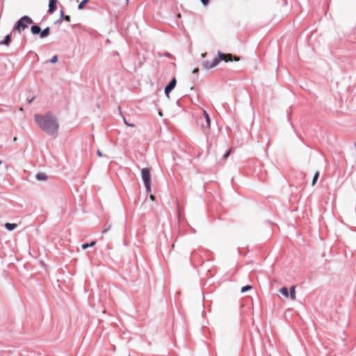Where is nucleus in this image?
<instances>
[{
  "label": "nucleus",
  "instance_id": "1",
  "mask_svg": "<svg viewBox=\"0 0 356 356\" xmlns=\"http://www.w3.org/2000/svg\"><path fill=\"white\" fill-rule=\"evenodd\" d=\"M34 120L37 125L45 134L50 136H56L60 129V123L56 115L47 112L41 114H35Z\"/></svg>",
  "mask_w": 356,
  "mask_h": 356
},
{
  "label": "nucleus",
  "instance_id": "2",
  "mask_svg": "<svg viewBox=\"0 0 356 356\" xmlns=\"http://www.w3.org/2000/svg\"><path fill=\"white\" fill-rule=\"evenodd\" d=\"M33 23V20L28 16L22 17L16 24L15 30L21 32L24 30L27 26Z\"/></svg>",
  "mask_w": 356,
  "mask_h": 356
},
{
  "label": "nucleus",
  "instance_id": "3",
  "mask_svg": "<svg viewBox=\"0 0 356 356\" xmlns=\"http://www.w3.org/2000/svg\"><path fill=\"white\" fill-rule=\"evenodd\" d=\"M141 176L143 181L144 182V184H151V174H150V170L149 168H143L141 170Z\"/></svg>",
  "mask_w": 356,
  "mask_h": 356
},
{
  "label": "nucleus",
  "instance_id": "4",
  "mask_svg": "<svg viewBox=\"0 0 356 356\" xmlns=\"http://www.w3.org/2000/svg\"><path fill=\"white\" fill-rule=\"evenodd\" d=\"M218 58L220 60H224L225 62L232 61V60L235 61H238L240 60L239 57H232V54H225L221 52H218Z\"/></svg>",
  "mask_w": 356,
  "mask_h": 356
},
{
  "label": "nucleus",
  "instance_id": "5",
  "mask_svg": "<svg viewBox=\"0 0 356 356\" xmlns=\"http://www.w3.org/2000/svg\"><path fill=\"white\" fill-rule=\"evenodd\" d=\"M176 83H177L176 79L173 78L171 80V81L169 83V84L165 87V94L168 97H170V92L175 88Z\"/></svg>",
  "mask_w": 356,
  "mask_h": 356
},
{
  "label": "nucleus",
  "instance_id": "6",
  "mask_svg": "<svg viewBox=\"0 0 356 356\" xmlns=\"http://www.w3.org/2000/svg\"><path fill=\"white\" fill-rule=\"evenodd\" d=\"M220 63V60L218 58H215L212 63L210 64L209 61H205L203 63V66L207 69H211L215 67Z\"/></svg>",
  "mask_w": 356,
  "mask_h": 356
},
{
  "label": "nucleus",
  "instance_id": "7",
  "mask_svg": "<svg viewBox=\"0 0 356 356\" xmlns=\"http://www.w3.org/2000/svg\"><path fill=\"white\" fill-rule=\"evenodd\" d=\"M203 115H204V117L205 119L206 125L202 124V127L203 128L206 127L207 129H209L210 127V124H211L210 118H209L208 113H207V111L204 110L203 111Z\"/></svg>",
  "mask_w": 356,
  "mask_h": 356
},
{
  "label": "nucleus",
  "instance_id": "8",
  "mask_svg": "<svg viewBox=\"0 0 356 356\" xmlns=\"http://www.w3.org/2000/svg\"><path fill=\"white\" fill-rule=\"evenodd\" d=\"M56 0H49V12L52 13H54L56 9Z\"/></svg>",
  "mask_w": 356,
  "mask_h": 356
},
{
  "label": "nucleus",
  "instance_id": "9",
  "mask_svg": "<svg viewBox=\"0 0 356 356\" xmlns=\"http://www.w3.org/2000/svg\"><path fill=\"white\" fill-rule=\"evenodd\" d=\"M35 178L38 181H46L47 179V175L44 172H39L35 175Z\"/></svg>",
  "mask_w": 356,
  "mask_h": 356
},
{
  "label": "nucleus",
  "instance_id": "10",
  "mask_svg": "<svg viewBox=\"0 0 356 356\" xmlns=\"http://www.w3.org/2000/svg\"><path fill=\"white\" fill-rule=\"evenodd\" d=\"M49 31H50L49 27H47L43 31L40 30V38H44L47 37L49 35Z\"/></svg>",
  "mask_w": 356,
  "mask_h": 356
},
{
  "label": "nucleus",
  "instance_id": "11",
  "mask_svg": "<svg viewBox=\"0 0 356 356\" xmlns=\"http://www.w3.org/2000/svg\"><path fill=\"white\" fill-rule=\"evenodd\" d=\"M290 298L292 300H295L296 298V287L294 286H292L290 288V292L289 293Z\"/></svg>",
  "mask_w": 356,
  "mask_h": 356
},
{
  "label": "nucleus",
  "instance_id": "12",
  "mask_svg": "<svg viewBox=\"0 0 356 356\" xmlns=\"http://www.w3.org/2000/svg\"><path fill=\"white\" fill-rule=\"evenodd\" d=\"M40 30H41L40 27L37 25L32 26L31 28V33L33 35L40 34Z\"/></svg>",
  "mask_w": 356,
  "mask_h": 356
},
{
  "label": "nucleus",
  "instance_id": "13",
  "mask_svg": "<svg viewBox=\"0 0 356 356\" xmlns=\"http://www.w3.org/2000/svg\"><path fill=\"white\" fill-rule=\"evenodd\" d=\"M5 227L9 231H13L17 227V225L15 223L6 222L5 224Z\"/></svg>",
  "mask_w": 356,
  "mask_h": 356
},
{
  "label": "nucleus",
  "instance_id": "14",
  "mask_svg": "<svg viewBox=\"0 0 356 356\" xmlns=\"http://www.w3.org/2000/svg\"><path fill=\"white\" fill-rule=\"evenodd\" d=\"M280 292L282 295H283L285 297H289V291H288V289L286 287H282L280 289Z\"/></svg>",
  "mask_w": 356,
  "mask_h": 356
},
{
  "label": "nucleus",
  "instance_id": "15",
  "mask_svg": "<svg viewBox=\"0 0 356 356\" xmlns=\"http://www.w3.org/2000/svg\"><path fill=\"white\" fill-rule=\"evenodd\" d=\"M96 242L95 241H92L91 243H85V244H83L81 245L83 250H86L89 247H93L95 245Z\"/></svg>",
  "mask_w": 356,
  "mask_h": 356
},
{
  "label": "nucleus",
  "instance_id": "16",
  "mask_svg": "<svg viewBox=\"0 0 356 356\" xmlns=\"http://www.w3.org/2000/svg\"><path fill=\"white\" fill-rule=\"evenodd\" d=\"M10 42V35H7L5 37V39L1 42V44L8 45Z\"/></svg>",
  "mask_w": 356,
  "mask_h": 356
},
{
  "label": "nucleus",
  "instance_id": "17",
  "mask_svg": "<svg viewBox=\"0 0 356 356\" xmlns=\"http://www.w3.org/2000/svg\"><path fill=\"white\" fill-rule=\"evenodd\" d=\"M111 229V225L110 224H106L104 228H103V230H102V233L104 234V233H106L107 232L110 231Z\"/></svg>",
  "mask_w": 356,
  "mask_h": 356
},
{
  "label": "nucleus",
  "instance_id": "18",
  "mask_svg": "<svg viewBox=\"0 0 356 356\" xmlns=\"http://www.w3.org/2000/svg\"><path fill=\"white\" fill-rule=\"evenodd\" d=\"M319 177V172H316L314 176V178H313V180H312V186L315 185V184L316 183V181L318 179Z\"/></svg>",
  "mask_w": 356,
  "mask_h": 356
},
{
  "label": "nucleus",
  "instance_id": "19",
  "mask_svg": "<svg viewBox=\"0 0 356 356\" xmlns=\"http://www.w3.org/2000/svg\"><path fill=\"white\" fill-rule=\"evenodd\" d=\"M252 289V286L250 285H247V286H243L241 288V293H245L246 291H248V290H250Z\"/></svg>",
  "mask_w": 356,
  "mask_h": 356
},
{
  "label": "nucleus",
  "instance_id": "20",
  "mask_svg": "<svg viewBox=\"0 0 356 356\" xmlns=\"http://www.w3.org/2000/svg\"><path fill=\"white\" fill-rule=\"evenodd\" d=\"M88 0H83L79 4V9L81 10L83 8L84 6L88 3Z\"/></svg>",
  "mask_w": 356,
  "mask_h": 356
},
{
  "label": "nucleus",
  "instance_id": "21",
  "mask_svg": "<svg viewBox=\"0 0 356 356\" xmlns=\"http://www.w3.org/2000/svg\"><path fill=\"white\" fill-rule=\"evenodd\" d=\"M147 193H149L151 191V184H145Z\"/></svg>",
  "mask_w": 356,
  "mask_h": 356
},
{
  "label": "nucleus",
  "instance_id": "22",
  "mask_svg": "<svg viewBox=\"0 0 356 356\" xmlns=\"http://www.w3.org/2000/svg\"><path fill=\"white\" fill-rule=\"evenodd\" d=\"M57 61H58V57H57V56H54L51 58V60H50V62H51V63H56Z\"/></svg>",
  "mask_w": 356,
  "mask_h": 356
},
{
  "label": "nucleus",
  "instance_id": "23",
  "mask_svg": "<svg viewBox=\"0 0 356 356\" xmlns=\"http://www.w3.org/2000/svg\"><path fill=\"white\" fill-rule=\"evenodd\" d=\"M204 6H207L209 3V0H200Z\"/></svg>",
  "mask_w": 356,
  "mask_h": 356
},
{
  "label": "nucleus",
  "instance_id": "24",
  "mask_svg": "<svg viewBox=\"0 0 356 356\" xmlns=\"http://www.w3.org/2000/svg\"><path fill=\"white\" fill-rule=\"evenodd\" d=\"M124 122L128 127H134V124H129V122H127V120H125V118H124Z\"/></svg>",
  "mask_w": 356,
  "mask_h": 356
},
{
  "label": "nucleus",
  "instance_id": "25",
  "mask_svg": "<svg viewBox=\"0 0 356 356\" xmlns=\"http://www.w3.org/2000/svg\"><path fill=\"white\" fill-rule=\"evenodd\" d=\"M230 152H231V150L229 149L227 152H226V153L224 154L223 158H224V159H227V158L229 156V155Z\"/></svg>",
  "mask_w": 356,
  "mask_h": 356
},
{
  "label": "nucleus",
  "instance_id": "26",
  "mask_svg": "<svg viewBox=\"0 0 356 356\" xmlns=\"http://www.w3.org/2000/svg\"><path fill=\"white\" fill-rule=\"evenodd\" d=\"M64 19L65 20H66L67 22H70V17L69 15H65L64 17Z\"/></svg>",
  "mask_w": 356,
  "mask_h": 356
},
{
  "label": "nucleus",
  "instance_id": "27",
  "mask_svg": "<svg viewBox=\"0 0 356 356\" xmlns=\"http://www.w3.org/2000/svg\"><path fill=\"white\" fill-rule=\"evenodd\" d=\"M97 154L98 156H99V157H102L103 156V154L100 150H97Z\"/></svg>",
  "mask_w": 356,
  "mask_h": 356
},
{
  "label": "nucleus",
  "instance_id": "28",
  "mask_svg": "<svg viewBox=\"0 0 356 356\" xmlns=\"http://www.w3.org/2000/svg\"><path fill=\"white\" fill-rule=\"evenodd\" d=\"M149 199L152 200V201H154V199H155V197L153 195H149Z\"/></svg>",
  "mask_w": 356,
  "mask_h": 356
},
{
  "label": "nucleus",
  "instance_id": "29",
  "mask_svg": "<svg viewBox=\"0 0 356 356\" xmlns=\"http://www.w3.org/2000/svg\"><path fill=\"white\" fill-rule=\"evenodd\" d=\"M199 71L198 68H195L193 71V74H195V73H197Z\"/></svg>",
  "mask_w": 356,
  "mask_h": 356
},
{
  "label": "nucleus",
  "instance_id": "30",
  "mask_svg": "<svg viewBox=\"0 0 356 356\" xmlns=\"http://www.w3.org/2000/svg\"><path fill=\"white\" fill-rule=\"evenodd\" d=\"M206 54H207L206 53L202 54V58H204V57L206 56Z\"/></svg>",
  "mask_w": 356,
  "mask_h": 356
},
{
  "label": "nucleus",
  "instance_id": "31",
  "mask_svg": "<svg viewBox=\"0 0 356 356\" xmlns=\"http://www.w3.org/2000/svg\"><path fill=\"white\" fill-rule=\"evenodd\" d=\"M159 115L160 116H162V115H163V114H162L161 111H159Z\"/></svg>",
  "mask_w": 356,
  "mask_h": 356
},
{
  "label": "nucleus",
  "instance_id": "32",
  "mask_svg": "<svg viewBox=\"0 0 356 356\" xmlns=\"http://www.w3.org/2000/svg\"><path fill=\"white\" fill-rule=\"evenodd\" d=\"M60 15L63 16V12L61 10L60 11Z\"/></svg>",
  "mask_w": 356,
  "mask_h": 356
},
{
  "label": "nucleus",
  "instance_id": "33",
  "mask_svg": "<svg viewBox=\"0 0 356 356\" xmlns=\"http://www.w3.org/2000/svg\"><path fill=\"white\" fill-rule=\"evenodd\" d=\"M13 140H14V141H16V140H17V138H16V137H15V138H13Z\"/></svg>",
  "mask_w": 356,
  "mask_h": 356
},
{
  "label": "nucleus",
  "instance_id": "34",
  "mask_svg": "<svg viewBox=\"0 0 356 356\" xmlns=\"http://www.w3.org/2000/svg\"><path fill=\"white\" fill-rule=\"evenodd\" d=\"M127 3H128L129 0H126Z\"/></svg>",
  "mask_w": 356,
  "mask_h": 356
},
{
  "label": "nucleus",
  "instance_id": "35",
  "mask_svg": "<svg viewBox=\"0 0 356 356\" xmlns=\"http://www.w3.org/2000/svg\"><path fill=\"white\" fill-rule=\"evenodd\" d=\"M1 163H2L1 161H0V165L1 164Z\"/></svg>",
  "mask_w": 356,
  "mask_h": 356
}]
</instances>
